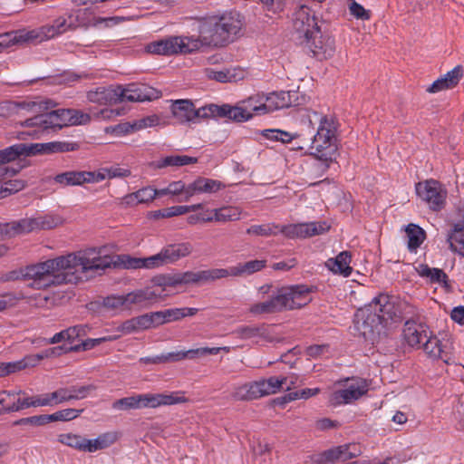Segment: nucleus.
Segmentation results:
<instances>
[{"mask_svg":"<svg viewBox=\"0 0 464 464\" xmlns=\"http://www.w3.org/2000/svg\"><path fill=\"white\" fill-rule=\"evenodd\" d=\"M204 73L208 80L218 82H232L243 80L246 72L239 67H233L222 71H216L212 68H206Z\"/></svg>","mask_w":464,"mask_h":464,"instance_id":"obj_28","label":"nucleus"},{"mask_svg":"<svg viewBox=\"0 0 464 464\" xmlns=\"http://www.w3.org/2000/svg\"><path fill=\"white\" fill-rule=\"evenodd\" d=\"M63 219L59 215H44L34 218H24L13 223V228L17 233H30L38 229H52L63 225Z\"/></svg>","mask_w":464,"mask_h":464,"instance_id":"obj_16","label":"nucleus"},{"mask_svg":"<svg viewBox=\"0 0 464 464\" xmlns=\"http://www.w3.org/2000/svg\"><path fill=\"white\" fill-rule=\"evenodd\" d=\"M216 116L227 117L237 122L251 119V114H248V111L246 110L242 102H239L237 106L211 104V117Z\"/></svg>","mask_w":464,"mask_h":464,"instance_id":"obj_23","label":"nucleus"},{"mask_svg":"<svg viewBox=\"0 0 464 464\" xmlns=\"http://www.w3.org/2000/svg\"><path fill=\"white\" fill-rule=\"evenodd\" d=\"M127 301V308L130 309L133 305H141L147 302L157 301L163 299L161 292L153 287H147L139 289L125 295Z\"/></svg>","mask_w":464,"mask_h":464,"instance_id":"obj_26","label":"nucleus"},{"mask_svg":"<svg viewBox=\"0 0 464 464\" xmlns=\"http://www.w3.org/2000/svg\"><path fill=\"white\" fill-rule=\"evenodd\" d=\"M293 25L300 37H310L312 34L316 33L320 27L317 24L314 14L306 5H301L294 14Z\"/></svg>","mask_w":464,"mask_h":464,"instance_id":"obj_19","label":"nucleus"},{"mask_svg":"<svg viewBox=\"0 0 464 464\" xmlns=\"http://www.w3.org/2000/svg\"><path fill=\"white\" fill-rule=\"evenodd\" d=\"M420 348L424 350L426 354L435 360H441L446 364L454 363L456 356L452 343L450 339L440 340L436 336L427 335Z\"/></svg>","mask_w":464,"mask_h":464,"instance_id":"obj_13","label":"nucleus"},{"mask_svg":"<svg viewBox=\"0 0 464 464\" xmlns=\"http://www.w3.org/2000/svg\"><path fill=\"white\" fill-rule=\"evenodd\" d=\"M153 314L157 326L166 323L180 320L182 315L179 312V308L166 309L163 311L154 312Z\"/></svg>","mask_w":464,"mask_h":464,"instance_id":"obj_51","label":"nucleus"},{"mask_svg":"<svg viewBox=\"0 0 464 464\" xmlns=\"http://www.w3.org/2000/svg\"><path fill=\"white\" fill-rule=\"evenodd\" d=\"M266 114L292 105L289 92H272L265 94Z\"/></svg>","mask_w":464,"mask_h":464,"instance_id":"obj_33","label":"nucleus"},{"mask_svg":"<svg viewBox=\"0 0 464 464\" xmlns=\"http://www.w3.org/2000/svg\"><path fill=\"white\" fill-rule=\"evenodd\" d=\"M19 44L18 35L16 31L7 32L0 34V53L5 49Z\"/></svg>","mask_w":464,"mask_h":464,"instance_id":"obj_56","label":"nucleus"},{"mask_svg":"<svg viewBox=\"0 0 464 464\" xmlns=\"http://www.w3.org/2000/svg\"><path fill=\"white\" fill-rule=\"evenodd\" d=\"M352 255L348 251L339 253L335 258H329L325 262V266L334 274L342 275L345 277L352 274L353 268L350 266Z\"/></svg>","mask_w":464,"mask_h":464,"instance_id":"obj_30","label":"nucleus"},{"mask_svg":"<svg viewBox=\"0 0 464 464\" xmlns=\"http://www.w3.org/2000/svg\"><path fill=\"white\" fill-rule=\"evenodd\" d=\"M92 259L85 257L82 250L48 259L35 265L27 266L21 269V277L32 280L30 285L43 289L53 285L76 284L86 281L85 269Z\"/></svg>","mask_w":464,"mask_h":464,"instance_id":"obj_3","label":"nucleus"},{"mask_svg":"<svg viewBox=\"0 0 464 464\" xmlns=\"http://www.w3.org/2000/svg\"><path fill=\"white\" fill-rule=\"evenodd\" d=\"M218 349H212L208 347H201L197 349H190L188 351H180L173 353V362L181 361L184 359H194L196 357H203L209 354H218Z\"/></svg>","mask_w":464,"mask_h":464,"instance_id":"obj_47","label":"nucleus"},{"mask_svg":"<svg viewBox=\"0 0 464 464\" xmlns=\"http://www.w3.org/2000/svg\"><path fill=\"white\" fill-rule=\"evenodd\" d=\"M194 272L187 271L183 273H175V274H167L156 276L153 279L154 286L153 289H158L161 292L163 298L168 296V294H165L168 288H175L180 285H186L189 284H194Z\"/></svg>","mask_w":464,"mask_h":464,"instance_id":"obj_21","label":"nucleus"},{"mask_svg":"<svg viewBox=\"0 0 464 464\" xmlns=\"http://www.w3.org/2000/svg\"><path fill=\"white\" fill-rule=\"evenodd\" d=\"M112 408L117 411L138 410L137 394L116 400L112 402Z\"/></svg>","mask_w":464,"mask_h":464,"instance_id":"obj_54","label":"nucleus"},{"mask_svg":"<svg viewBox=\"0 0 464 464\" xmlns=\"http://www.w3.org/2000/svg\"><path fill=\"white\" fill-rule=\"evenodd\" d=\"M25 184L21 179H5L0 187V198L14 194L24 188Z\"/></svg>","mask_w":464,"mask_h":464,"instance_id":"obj_52","label":"nucleus"},{"mask_svg":"<svg viewBox=\"0 0 464 464\" xmlns=\"http://www.w3.org/2000/svg\"><path fill=\"white\" fill-rule=\"evenodd\" d=\"M54 106L55 103L51 100L23 102L5 101L0 102V117L8 118L14 114H18L20 110H26L28 111H40L43 110H49Z\"/></svg>","mask_w":464,"mask_h":464,"instance_id":"obj_20","label":"nucleus"},{"mask_svg":"<svg viewBox=\"0 0 464 464\" xmlns=\"http://www.w3.org/2000/svg\"><path fill=\"white\" fill-rule=\"evenodd\" d=\"M138 332L156 327L154 314H145L140 316L133 317Z\"/></svg>","mask_w":464,"mask_h":464,"instance_id":"obj_55","label":"nucleus"},{"mask_svg":"<svg viewBox=\"0 0 464 464\" xmlns=\"http://www.w3.org/2000/svg\"><path fill=\"white\" fill-rule=\"evenodd\" d=\"M90 102L101 105L118 103L117 87H99L87 92Z\"/></svg>","mask_w":464,"mask_h":464,"instance_id":"obj_32","label":"nucleus"},{"mask_svg":"<svg viewBox=\"0 0 464 464\" xmlns=\"http://www.w3.org/2000/svg\"><path fill=\"white\" fill-rule=\"evenodd\" d=\"M187 221L189 225H197L198 223H206L214 221L213 210L207 209L200 213L192 214L188 217Z\"/></svg>","mask_w":464,"mask_h":464,"instance_id":"obj_58","label":"nucleus"},{"mask_svg":"<svg viewBox=\"0 0 464 464\" xmlns=\"http://www.w3.org/2000/svg\"><path fill=\"white\" fill-rule=\"evenodd\" d=\"M116 87L118 102L125 101L141 102L158 99L161 96V92L160 91L144 83H130L125 87L121 85Z\"/></svg>","mask_w":464,"mask_h":464,"instance_id":"obj_14","label":"nucleus"},{"mask_svg":"<svg viewBox=\"0 0 464 464\" xmlns=\"http://www.w3.org/2000/svg\"><path fill=\"white\" fill-rule=\"evenodd\" d=\"M369 383L362 378H352L338 381L329 395L328 401L332 406L350 404L367 393Z\"/></svg>","mask_w":464,"mask_h":464,"instance_id":"obj_9","label":"nucleus"},{"mask_svg":"<svg viewBox=\"0 0 464 464\" xmlns=\"http://www.w3.org/2000/svg\"><path fill=\"white\" fill-rule=\"evenodd\" d=\"M241 216V210L237 207H223L213 209V218L217 222H228L238 220Z\"/></svg>","mask_w":464,"mask_h":464,"instance_id":"obj_46","label":"nucleus"},{"mask_svg":"<svg viewBox=\"0 0 464 464\" xmlns=\"http://www.w3.org/2000/svg\"><path fill=\"white\" fill-rule=\"evenodd\" d=\"M43 360V355L39 353L25 355L23 359L16 362H5L8 375L25 370L27 368H33L37 366Z\"/></svg>","mask_w":464,"mask_h":464,"instance_id":"obj_37","label":"nucleus"},{"mask_svg":"<svg viewBox=\"0 0 464 464\" xmlns=\"http://www.w3.org/2000/svg\"><path fill=\"white\" fill-rule=\"evenodd\" d=\"M94 179L93 171H66L54 177V181L63 187L95 183Z\"/></svg>","mask_w":464,"mask_h":464,"instance_id":"obj_24","label":"nucleus"},{"mask_svg":"<svg viewBox=\"0 0 464 464\" xmlns=\"http://www.w3.org/2000/svg\"><path fill=\"white\" fill-rule=\"evenodd\" d=\"M89 329L87 324H79L67 328L70 335L69 342L72 343L76 339L85 336Z\"/></svg>","mask_w":464,"mask_h":464,"instance_id":"obj_63","label":"nucleus"},{"mask_svg":"<svg viewBox=\"0 0 464 464\" xmlns=\"http://www.w3.org/2000/svg\"><path fill=\"white\" fill-rule=\"evenodd\" d=\"M304 124L316 133L311 139V154L326 163L332 162L337 152V127L333 116L324 115L315 111L306 113Z\"/></svg>","mask_w":464,"mask_h":464,"instance_id":"obj_6","label":"nucleus"},{"mask_svg":"<svg viewBox=\"0 0 464 464\" xmlns=\"http://www.w3.org/2000/svg\"><path fill=\"white\" fill-rule=\"evenodd\" d=\"M44 127L49 129H59L65 126L87 124L91 121L88 113L73 109H58L44 113Z\"/></svg>","mask_w":464,"mask_h":464,"instance_id":"obj_11","label":"nucleus"},{"mask_svg":"<svg viewBox=\"0 0 464 464\" xmlns=\"http://www.w3.org/2000/svg\"><path fill=\"white\" fill-rule=\"evenodd\" d=\"M135 194L140 204L150 203L156 198L154 188L150 186L135 191Z\"/></svg>","mask_w":464,"mask_h":464,"instance_id":"obj_61","label":"nucleus"},{"mask_svg":"<svg viewBox=\"0 0 464 464\" xmlns=\"http://www.w3.org/2000/svg\"><path fill=\"white\" fill-rule=\"evenodd\" d=\"M35 401L37 407L54 406L58 404L54 392L35 395Z\"/></svg>","mask_w":464,"mask_h":464,"instance_id":"obj_62","label":"nucleus"},{"mask_svg":"<svg viewBox=\"0 0 464 464\" xmlns=\"http://www.w3.org/2000/svg\"><path fill=\"white\" fill-rule=\"evenodd\" d=\"M265 396L275 394L284 389L281 377L272 376L260 380Z\"/></svg>","mask_w":464,"mask_h":464,"instance_id":"obj_53","label":"nucleus"},{"mask_svg":"<svg viewBox=\"0 0 464 464\" xmlns=\"http://www.w3.org/2000/svg\"><path fill=\"white\" fill-rule=\"evenodd\" d=\"M17 402L18 393L8 391L0 392V414L19 411V407H16Z\"/></svg>","mask_w":464,"mask_h":464,"instance_id":"obj_45","label":"nucleus"},{"mask_svg":"<svg viewBox=\"0 0 464 464\" xmlns=\"http://www.w3.org/2000/svg\"><path fill=\"white\" fill-rule=\"evenodd\" d=\"M349 11L357 19L369 20L371 13L354 0H349Z\"/></svg>","mask_w":464,"mask_h":464,"instance_id":"obj_57","label":"nucleus"},{"mask_svg":"<svg viewBox=\"0 0 464 464\" xmlns=\"http://www.w3.org/2000/svg\"><path fill=\"white\" fill-rule=\"evenodd\" d=\"M330 229L325 221L290 224L279 226L276 224L254 225L246 229L248 235L256 236H276L278 233L284 234L288 238H306L322 235Z\"/></svg>","mask_w":464,"mask_h":464,"instance_id":"obj_8","label":"nucleus"},{"mask_svg":"<svg viewBox=\"0 0 464 464\" xmlns=\"http://www.w3.org/2000/svg\"><path fill=\"white\" fill-rule=\"evenodd\" d=\"M75 149V145L69 142L52 141L47 143L24 144L19 143L9 147L8 156H34L38 154H52L55 152H66Z\"/></svg>","mask_w":464,"mask_h":464,"instance_id":"obj_10","label":"nucleus"},{"mask_svg":"<svg viewBox=\"0 0 464 464\" xmlns=\"http://www.w3.org/2000/svg\"><path fill=\"white\" fill-rule=\"evenodd\" d=\"M83 410L77 409H64L53 412V414L45 415L46 423L51 421H69L76 419Z\"/></svg>","mask_w":464,"mask_h":464,"instance_id":"obj_49","label":"nucleus"},{"mask_svg":"<svg viewBox=\"0 0 464 464\" xmlns=\"http://www.w3.org/2000/svg\"><path fill=\"white\" fill-rule=\"evenodd\" d=\"M416 271L421 277L428 279L430 283H437L445 287L448 286V276L441 269L430 267L426 264H420L416 267Z\"/></svg>","mask_w":464,"mask_h":464,"instance_id":"obj_35","label":"nucleus"},{"mask_svg":"<svg viewBox=\"0 0 464 464\" xmlns=\"http://www.w3.org/2000/svg\"><path fill=\"white\" fill-rule=\"evenodd\" d=\"M312 301L311 290L306 285H299L282 287L276 294L269 295L267 300L250 305V314L258 316L281 313L286 310L300 309Z\"/></svg>","mask_w":464,"mask_h":464,"instance_id":"obj_7","label":"nucleus"},{"mask_svg":"<svg viewBox=\"0 0 464 464\" xmlns=\"http://www.w3.org/2000/svg\"><path fill=\"white\" fill-rule=\"evenodd\" d=\"M187 401L180 392L170 393H140L137 394L138 410L174 405Z\"/></svg>","mask_w":464,"mask_h":464,"instance_id":"obj_18","label":"nucleus"},{"mask_svg":"<svg viewBox=\"0 0 464 464\" xmlns=\"http://www.w3.org/2000/svg\"><path fill=\"white\" fill-rule=\"evenodd\" d=\"M304 124L316 133L311 139V154L326 163L332 162L337 152V127L333 116L324 115L315 111L306 113Z\"/></svg>","mask_w":464,"mask_h":464,"instance_id":"obj_5","label":"nucleus"},{"mask_svg":"<svg viewBox=\"0 0 464 464\" xmlns=\"http://www.w3.org/2000/svg\"><path fill=\"white\" fill-rule=\"evenodd\" d=\"M169 192L170 196H179L184 194L185 195V200L187 199V190L188 186L185 185V183L181 180L178 181H172L169 185Z\"/></svg>","mask_w":464,"mask_h":464,"instance_id":"obj_64","label":"nucleus"},{"mask_svg":"<svg viewBox=\"0 0 464 464\" xmlns=\"http://www.w3.org/2000/svg\"><path fill=\"white\" fill-rule=\"evenodd\" d=\"M45 110L40 111H34L37 113V115L26 119L25 121H19L16 123V125H19L24 128L31 129L28 131H22L19 132L16 136L18 140H25L26 136H31L33 138H39L40 135L46 130L47 129L44 127V113H41L44 111Z\"/></svg>","mask_w":464,"mask_h":464,"instance_id":"obj_25","label":"nucleus"},{"mask_svg":"<svg viewBox=\"0 0 464 464\" xmlns=\"http://www.w3.org/2000/svg\"><path fill=\"white\" fill-rule=\"evenodd\" d=\"M429 328L422 323L407 321L403 327V338L411 347L420 348V345L427 339Z\"/></svg>","mask_w":464,"mask_h":464,"instance_id":"obj_22","label":"nucleus"},{"mask_svg":"<svg viewBox=\"0 0 464 464\" xmlns=\"http://www.w3.org/2000/svg\"><path fill=\"white\" fill-rule=\"evenodd\" d=\"M9 147L0 150V183L5 179H11L15 176L21 169V166L13 167L6 165L7 163L16 160V157L8 156Z\"/></svg>","mask_w":464,"mask_h":464,"instance_id":"obj_36","label":"nucleus"},{"mask_svg":"<svg viewBox=\"0 0 464 464\" xmlns=\"http://www.w3.org/2000/svg\"><path fill=\"white\" fill-rule=\"evenodd\" d=\"M266 266V260H250L234 266L236 277H243L259 272Z\"/></svg>","mask_w":464,"mask_h":464,"instance_id":"obj_39","label":"nucleus"},{"mask_svg":"<svg viewBox=\"0 0 464 464\" xmlns=\"http://www.w3.org/2000/svg\"><path fill=\"white\" fill-rule=\"evenodd\" d=\"M406 235L408 237V247L411 251H416L426 237L425 231L414 224H410L407 227Z\"/></svg>","mask_w":464,"mask_h":464,"instance_id":"obj_43","label":"nucleus"},{"mask_svg":"<svg viewBox=\"0 0 464 464\" xmlns=\"http://www.w3.org/2000/svg\"><path fill=\"white\" fill-rule=\"evenodd\" d=\"M198 162V159L187 155H170L155 162V167L158 169L166 168L169 166L180 167Z\"/></svg>","mask_w":464,"mask_h":464,"instance_id":"obj_41","label":"nucleus"},{"mask_svg":"<svg viewBox=\"0 0 464 464\" xmlns=\"http://www.w3.org/2000/svg\"><path fill=\"white\" fill-rule=\"evenodd\" d=\"M16 32L18 35L19 44L30 42L41 43L43 41L48 40L44 26L29 31L23 29L17 30Z\"/></svg>","mask_w":464,"mask_h":464,"instance_id":"obj_48","label":"nucleus"},{"mask_svg":"<svg viewBox=\"0 0 464 464\" xmlns=\"http://www.w3.org/2000/svg\"><path fill=\"white\" fill-rule=\"evenodd\" d=\"M86 439L80 434L74 433H62L58 435V441L65 446L72 448L78 451L85 452Z\"/></svg>","mask_w":464,"mask_h":464,"instance_id":"obj_44","label":"nucleus"},{"mask_svg":"<svg viewBox=\"0 0 464 464\" xmlns=\"http://www.w3.org/2000/svg\"><path fill=\"white\" fill-rule=\"evenodd\" d=\"M125 295L108 296L103 304L104 306L110 309H128L127 301H125Z\"/></svg>","mask_w":464,"mask_h":464,"instance_id":"obj_59","label":"nucleus"},{"mask_svg":"<svg viewBox=\"0 0 464 464\" xmlns=\"http://www.w3.org/2000/svg\"><path fill=\"white\" fill-rule=\"evenodd\" d=\"M222 188H224V185L218 180L207 178H198L188 185L187 199H189L196 194L215 193Z\"/></svg>","mask_w":464,"mask_h":464,"instance_id":"obj_29","label":"nucleus"},{"mask_svg":"<svg viewBox=\"0 0 464 464\" xmlns=\"http://www.w3.org/2000/svg\"><path fill=\"white\" fill-rule=\"evenodd\" d=\"M461 76V69L459 67H455L442 76L444 82L446 83L444 86L449 87V89L455 87L459 83Z\"/></svg>","mask_w":464,"mask_h":464,"instance_id":"obj_60","label":"nucleus"},{"mask_svg":"<svg viewBox=\"0 0 464 464\" xmlns=\"http://www.w3.org/2000/svg\"><path fill=\"white\" fill-rule=\"evenodd\" d=\"M305 47L313 53V56L318 60H327L334 56L335 52V42L333 37L324 34L321 30L312 34L302 42Z\"/></svg>","mask_w":464,"mask_h":464,"instance_id":"obj_15","label":"nucleus"},{"mask_svg":"<svg viewBox=\"0 0 464 464\" xmlns=\"http://www.w3.org/2000/svg\"><path fill=\"white\" fill-rule=\"evenodd\" d=\"M248 111V114H251V118L254 115H264L266 114V103H265V94L264 93H256L246 100L241 102Z\"/></svg>","mask_w":464,"mask_h":464,"instance_id":"obj_40","label":"nucleus"},{"mask_svg":"<svg viewBox=\"0 0 464 464\" xmlns=\"http://www.w3.org/2000/svg\"><path fill=\"white\" fill-rule=\"evenodd\" d=\"M95 387L92 384L82 386L63 387L54 391L58 404L72 401L82 400L86 398Z\"/></svg>","mask_w":464,"mask_h":464,"instance_id":"obj_27","label":"nucleus"},{"mask_svg":"<svg viewBox=\"0 0 464 464\" xmlns=\"http://www.w3.org/2000/svg\"><path fill=\"white\" fill-rule=\"evenodd\" d=\"M117 440L118 434L115 431L102 433L92 440L86 439L85 452L93 453L98 450H105L114 444Z\"/></svg>","mask_w":464,"mask_h":464,"instance_id":"obj_34","label":"nucleus"},{"mask_svg":"<svg viewBox=\"0 0 464 464\" xmlns=\"http://www.w3.org/2000/svg\"><path fill=\"white\" fill-rule=\"evenodd\" d=\"M243 20L237 12L197 20L198 36H170L150 43L146 51L160 55L192 53L203 47H225L242 35Z\"/></svg>","mask_w":464,"mask_h":464,"instance_id":"obj_1","label":"nucleus"},{"mask_svg":"<svg viewBox=\"0 0 464 464\" xmlns=\"http://www.w3.org/2000/svg\"><path fill=\"white\" fill-rule=\"evenodd\" d=\"M228 276L236 277L234 266L228 268H212L194 272V284L213 282Z\"/></svg>","mask_w":464,"mask_h":464,"instance_id":"obj_31","label":"nucleus"},{"mask_svg":"<svg viewBox=\"0 0 464 464\" xmlns=\"http://www.w3.org/2000/svg\"><path fill=\"white\" fill-rule=\"evenodd\" d=\"M192 245L188 242L169 244L160 249L155 255L148 257H135L130 255L122 254L117 256H102L96 248L82 250L85 257L92 259L90 265L85 266L86 280L102 275L107 268L121 267L124 269H156L164 266L171 265L179 259L189 256L192 253Z\"/></svg>","mask_w":464,"mask_h":464,"instance_id":"obj_2","label":"nucleus"},{"mask_svg":"<svg viewBox=\"0 0 464 464\" xmlns=\"http://www.w3.org/2000/svg\"><path fill=\"white\" fill-rule=\"evenodd\" d=\"M171 112L178 122L186 123L197 118H210L211 104L196 109L189 100H177L171 105Z\"/></svg>","mask_w":464,"mask_h":464,"instance_id":"obj_17","label":"nucleus"},{"mask_svg":"<svg viewBox=\"0 0 464 464\" xmlns=\"http://www.w3.org/2000/svg\"><path fill=\"white\" fill-rule=\"evenodd\" d=\"M396 316L395 307L390 297L379 295L368 305L356 312L353 320L354 334L374 343Z\"/></svg>","mask_w":464,"mask_h":464,"instance_id":"obj_4","label":"nucleus"},{"mask_svg":"<svg viewBox=\"0 0 464 464\" xmlns=\"http://www.w3.org/2000/svg\"><path fill=\"white\" fill-rule=\"evenodd\" d=\"M450 248L464 256V225L455 224L448 234Z\"/></svg>","mask_w":464,"mask_h":464,"instance_id":"obj_38","label":"nucleus"},{"mask_svg":"<svg viewBox=\"0 0 464 464\" xmlns=\"http://www.w3.org/2000/svg\"><path fill=\"white\" fill-rule=\"evenodd\" d=\"M44 27L47 39L49 40L65 33L70 28V24L64 17H59L55 19L52 24L44 25Z\"/></svg>","mask_w":464,"mask_h":464,"instance_id":"obj_50","label":"nucleus"},{"mask_svg":"<svg viewBox=\"0 0 464 464\" xmlns=\"http://www.w3.org/2000/svg\"><path fill=\"white\" fill-rule=\"evenodd\" d=\"M94 181L99 183L106 179L125 178L130 176V170L119 167L102 168L93 171Z\"/></svg>","mask_w":464,"mask_h":464,"instance_id":"obj_42","label":"nucleus"},{"mask_svg":"<svg viewBox=\"0 0 464 464\" xmlns=\"http://www.w3.org/2000/svg\"><path fill=\"white\" fill-rule=\"evenodd\" d=\"M416 193L432 210L437 211L444 208L447 192L438 181L430 179L419 182L416 185Z\"/></svg>","mask_w":464,"mask_h":464,"instance_id":"obj_12","label":"nucleus"}]
</instances>
